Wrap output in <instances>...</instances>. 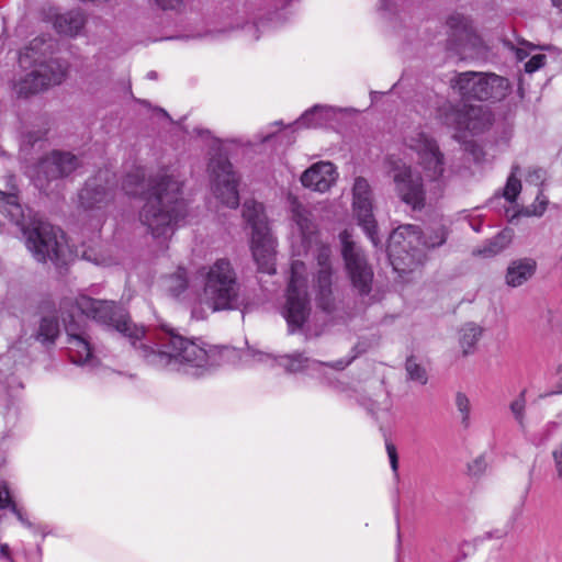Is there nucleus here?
<instances>
[{
  "instance_id": "f257e3e1",
  "label": "nucleus",
  "mask_w": 562,
  "mask_h": 562,
  "mask_svg": "<svg viewBox=\"0 0 562 562\" xmlns=\"http://www.w3.org/2000/svg\"><path fill=\"white\" fill-rule=\"evenodd\" d=\"M291 214V248L293 260L291 277L286 291L285 303L281 314L286 321L289 330L294 333L301 329L311 314V304L306 292V268L300 258L312 254L318 265L316 276L317 301L323 310L331 307L333 271L329 262L330 248L318 238L316 225L312 221L311 212L293 196L289 198Z\"/></svg>"
},
{
  "instance_id": "f03ea898",
  "label": "nucleus",
  "mask_w": 562,
  "mask_h": 562,
  "mask_svg": "<svg viewBox=\"0 0 562 562\" xmlns=\"http://www.w3.org/2000/svg\"><path fill=\"white\" fill-rule=\"evenodd\" d=\"M182 188L180 173L171 168L161 169L147 179L145 169L135 167L122 181L125 194L144 198L138 212L139 222L161 246L171 238L177 224L187 214Z\"/></svg>"
},
{
  "instance_id": "7ed1b4c3",
  "label": "nucleus",
  "mask_w": 562,
  "mask_h": 562,
  "mask_svg": "<svg viewBox=\"0 0 562 562\" xmlns=\"http://www.w3.org/2000/svg\"><path fill=\"white\" fill-rule=\"evenodd\" d=\"M61 310L68 314L63 319L67 333L68 355L71 361L79 366L94 368L99 361L93 355L89 336L76 318L86 316L101 324L112 326L127 337L134 347L136 341L145 335L144 328L131 323L125 311L112 301L94 300L80 294L75 299H65L61 303Z\"/></svg>"
},
{
  "instance_id": "20e7f679",
  "label": "nucleus",
  "mask_w": 562,
  "mask_h": 562,
  "mask_svg": "<svg viewBox=\"0 0 562 562\" xmlns=\"http://www.w3.org/2000/svg\"><path fill=\"white\" fill-rule=\"evenodd\" d=\"M135 348L148 364L192 376L203 375L237 357L234 348L207 346L201 339H188L172 330L166 331L158 345L139 342Z\"/></svg>"
},
{
  "instance_id": "39448f33",
  "label": "nucleus",
  "mask_w": 562,
  "mask_h": 562,
  "mask_svg": "<svg viewBox=\"0 0 562 562\" xmlns=\"http://www.w3.org/2000/svg\"><path fill=\"white\" fill-rule=\"evenodd\" d=\"M199 274L203 282V296L192 304V317L204 318L202 304L212 312L238 310L243 306L241 286L237 272L228 259L221 258L212 265L202 267Z\"/></svg>"
},
{
  "instance_id": "423d86ee",
  "label": "nucleus",
  "mask_w": 562,
  "mask_h": 562,
  "mask_svg": "<svg viewBox=\"0 0 562 562\" xmlns=\"http://www.w3.org/2000/svg\"><path fill=\"white\" fill-rule=\"evenodd\" d=\"M447 232L438 225L429 233H420L415 225H401L392 232L387 254L393 269L400 277L413 272L425 258V249L434 248L446 241Z\"/></svg>"
},
{
  "instance_id": "0eeeda50",
  "label": "nucleus",
  "mask_w": 562,
  "mask_h": 562,
  "mask_svg": "<svg viewBox=\"0 0 562 562\" xmlns=\"http://www.w3.org/2000/svg\"><path fill=\"white\" fill-rule=\"evenodd\" d=\"M45 43L41 38L32 41L29 47L21 52L19 63L22 68H32L16 86L20 94L37 93L44 89L60 85L67 77L68 63L60 59H45L47 47L41 48Z\"/></svg>"
},
{
  "instance_id": "6e6552de",
  "label": "nucleus",
  "mask_w": 562,
  "mask_h": 562,
  "mask_svg": "<svg viewBox=\"0 0 562 562\" xmlns=\"http://www.w3.org/2000/svg\"><path fill=\"white\" fill-rule=\"evenodd\" d=\"M243 217L250 226V251L260 272H276L277 241L271 234L263 205L255 200H247L243 205Z\"/></svg>"
},
{
  "instance_id": "1a4fd4ad",
  "label": "nucleus",
  "mask_w": 562,
  "mask_h": 562,
  "mask_svg": "<svg viewBox=\"0 0 562 562\" xmlns=\"http://www.w3.org/2000/svg\"><path fill=\"white\" fill-rule=\"evenodd\" d=\"M26 247L37 261H53L57 266L66 265L72 257L64 232L46 222L34 223L24 231Z\"/></svg>"
},
{
  "instance_id": "9d476101",
  "label": "nucleus",
  "mask_w": 562,
  "mask_h": 562,
  "mask_svg": "<svg viewBox=\"0 0 562 562\" xmlns=\"http://www.w3.org/2000/svg\"><path fill=\"white\" fill-rule=\"evenodd\" d=\"M452 88L465 99L501 100L507 94L509 83L492 72L465 71L456 76Z\"/></svg>"
},
{
  "instance_id": "9b49d317",
  "label": "nucleus",
  "mask_w": 562,
  "mask_h": 562,
  "mask_svg": "<svg viewBox=\"0 0 562 562\" xmlns=\"http://www.w3.org/2000/svg\"><path fill=\"white\" fill-rule=\"evenodd\" d=\"M439 116L445 125L454 130L458 140H464L467 133L481 134L492 124L491 113L481 105L459 109L448 104L440 109Z\"/></svg>"
},
{
  "instance_id": "f8f14e48",
  "label": "nucleus",
  "mask_w": 562,
  "mask_h": 562,
  "mask_svg": "<svg viewBox=\"0 0 562 562\" xmlns=\"http://www.w3.org/2000/svg\"><path fill=\"white\" fill-rule=\"evenodd\" d=\"M447 27L449 49L454 50L462 59L485 56L486 47L468 16L460 13L451 14L447 20Z\"/></svg>"
},
{
  "instance_id": "ddd939ff",
  "label": "nucleus",
  "mask_w": 562,
  "mask_h": 562,
  "mask_svg": "<svg viewBox=\"0 0 562 562\" xmlns=\"http://www.w3.org/2000/svg\"><path fill=\"white\" fill-rule=\"evenodd\" d=\"M389 172L392 176L397 196L414 210L425 205V190L419 175L400 158L389 159Z\"/></svg>"
},
{
  "instance_id": "4468645a",
  "label": "nucleus",
  "mask_w": 562,
  "mask_h": 562,
  "mask_svg": "<svg viewBox=\"0 0 562 562\" xmlns=\"http://www.w3.org/2000/svg\"><path fill=\"white\" fill-rule=\"evenodd\" d=\"M213 194L225 206L235 209L239 204L238 178L226 157H212L207 167Z\"/></svg>"
},
{
  "instance_id": "2eb2a0df",
  "label": "nucleus",
  "mask_w": 562,
  "mask_h": 562,
  "mask_svg": "<svg viewBox=\"0 0 562 562\" xmlns=\"http://www.w3.org/2000/svg\"><path fill=\"white\" fill-rule=\"evenodd\" d=\"M406 145L417 156V165L430 181L438 180L445 171V156L437 142L424 132H414L406 138Z\"/></svg>"
},
{
  "instance_id": "dca6fc26",
  "label": "nucleus",
  "mask_w": 562,
  "mask_h": 562,
  "mask_svg": "<svg viewBox=\"0 0 562 562\" xmlns=\"http://www.w3.org/2000/svg\"><path fill=\"white\" fill-rule=\"evenodd\" d=\"M342 257L352 286L359 294H368L371 290L373 271L362 251L352 243L351 235L345 231L340 234Z\"/></svg>"
},
{
  "instance_id": "f3484780",
  "label": "nucleus",
  "mask_w": 562,
  "mask_h": 562,
  "mask_svg": "<svg viewBox=\"0 0 562 562\" xmlns=\"http://www.w3.org/2000/svg\"><path fill=\"white\" fill-rule=\"evenodd\" d=\"M352 211L372 244L378 246L376 223L373 216V194L369 182L362 177L356 178L352 186Z\"/></svg>"
},
{
  "instance_id": "a211bd4d",
  "label": "nucleus",
  "mask_w": 562,
  "mask_h": 562,
  "mask_svg": "<svg viewBox=\"0 0 562 562\" xmlns=\"http://www.w3.org/2000/svg\"><path fill=\"white\" fill-rule=\"evenodd\" d=\"M78 167V159L70 153L54 151L38 166L27 170V175L40 190H46L45 182L67 176Z\"/></svg>"
},
{
  "instance_id": "6ab92c4d",
  "label": "nucleus",
  "mask_w": 562,
  "mask_h": 562,
  "mask_svg": "<svg viewBox=\"0 0 562 562\" xmlns=\"http://www.w3.org/2000/svg\"><path fill=\"white\" fill-rule=\"evenodd\" d=\"M114 175L105 169L89 179L79 192V203L86 210L100 209L113 199Z\"/></svg>"
},
{
  "instance_id": "aec40b11",
  "label": "nucleus",
  "mask_w": 562,
  "mask_h": 562,
  "mask_svg": "<svg viewBox=\"0 0 562 562\" xmlns=\"http://www.w3.org/2000/svg\"><path fill=\"white\" fill-rule=\"evenodd\" d=\"M25 367V356L18 348H10L0 356V391L12 395L23 387L21 373Z\"/></svg>"
},
{
  "instance_id": "412c9836",
  "label": "nucleus",
  "mask_w": 562,
  "mask_h": 562,
  "mask_svg": "<svg viewBox=\"0 0 562 562\" xmlns=\"http://www.w3.org/2000/svg\"><path fill=\"white\" fill-rule=\"evenodd\" d=\"M43 14L58 34L68 37L81 35L87 23V16L81 9L58 12L57 9L49 7L44 9Z\"/></svg>"
},
{
  "instance_id": "4be33fe9",
  "label": "nucleus",
  "mask_w": 562,
  "mask_h": 562,
  "mask_svg": "<svg viewBox=\"0 0 562 562\" xmlns=\"http://www.w3.org/2000/svg\"><path fill=\"white\" fill-rule=\"evenodd\" d=\"M338 171L330 161H317L301 175V183L304 188L318 193H325L335 186Z\"/></svg>"
},
{
  "instance_id": "5701e85b",
  "label": "nucleus",
  "mask_w": 562,
  "mask_h": 562,
  "mask_svg": "<svg viewBox=\"0 0 562 562\" xmlns=\"http://www.w3.org/2000/svg\"><path fill=\"white\" fill-rule=\"evenodd\" d=\"M277 364L283 367L288 372H307L312 376L323 378L333 384L331 379L327 376V371L331 368L329 363L303 357L301 353H292L278 357Z\"/></svg>"
},
{
  "instance_id": "b1692460",
  "label": "nucleus",
  "mask_w": 562,
  "mask_h": 562,
  "mask_svg": "<svg viewBox=\"0 0 562 562\" xmlns=\"http://www.w3.org/2000/svg\"><path fill=\"white\" fill-rule=\"evenodd\" d=\"M537 262L532 258H519L509 262L505 283L510 288H519L527 283L536 273Z\"/></svg>"
},
{
  "instance_id": "393cba45",
  "label": "nucleus",
  "mask_w": 562,
  "mask_h": 562,
  "mask_svg": "<svg viewBox=\"0 0 562 562\" xmlns=\"http://www.w3.org/2000/svg\"><path fill=\"white\" fill-rule=\"evenodd\" d=\"M336 114V110L328 105H315L306 111L294 123L296 128L301 127H321L326 125Z\"/></svg>"
},
{
  "instance_id": "a878e982",
  "label": "nucleus",
  "mask_w": 562,
  "mask_h": 562,
  "mask_svg": "<svg viewBox=\"0 0 562 562\" xmlns=\"http://www.w3.org/2000/svg\"><path fill=\"white\" fill-rule=\"evenodd\" d=\"M164 288L173 297L187 301L189 297V280L186 269L178 268L175 273L166 277Z\"/></svg>"
},
{
  "instance_id": "bb28decb",
  "label": "nucleus",
  "mask_w": 562,
  "mask_h": 562,
  "mask_svg": "<svg viewBox=\"0 0 562 562\" xmlns=\"http://www.w3.org/2000/svg\"><path fill=\"white\" fill-rule=\"evenodd\" d=\"M483 329L475 323H467L459 329V347L463 356L475 352L476 345L482 337Z\"/></svg>"
},
{
  "instance_id": "cd10ccee",
  "label": "nucleus",
  "mask_w": 562,
  "mask_h": 562,
  "mask_svg": "<svg viewBox=\"0 0 562 562\" xmlns=\"http://www.w3.org/2000/svg\"><path fill=\"white\" fill-rule=\"evenodd\" d=\"M513 233L509 229H504L493 238L488 239L482 247H479L474 254L484 258H491L508 247L512 243Z\"/></svg>"
},
{
  "instance_id": "c85d7f7f",
  "label": "nucleus",
  "mask_w": 562,
  "mask_h": 562,
  "mask_svg": "<svg viewBox=\"0 0 562 562\" xmlns=\"http://www.w3.org/2000/svg\"><path fill=\"white\" fill-rule=\"evenodd\" d=\"M0 212L5 213L7 216L18 225H23V209L19 202V198L14 192V187L9 192L0 190Z\"/></svg>"
},
{
  "instance_id": "c756f323",
  "label": "nucleus",
  "mask_w": 562,
  "mask_h": 562,
  "mask_svg": "<svg viewBox=\"0 0 562 562\" xmlns=\"http://www.w3.org/2000/svg\"><path fill=\"white\" fill-rule=\"evenodd\" d=\"M363 405L378 420L387 422L391 417L392 400L384 391L378 392L373 398H369Z\"/></svg>"
},
{
  "instance_id": "7c9ffc66",
  "label": "nucleus",
  "mask_w": 562,
  "mask_h": 562,
  "mask_svg": "<svg viewBox=\"0 0 562 562\" xmlns=\"http://www.w3.org/2000/svg\"><path fill=\"white\" fill-rule=\"evenodd\" d=\"M240 361L243 366L254 367L258 364L273 367L277 364L278 357L273 355L248 348L240 355Z\"/></svg>"
},
{
  "instance_id": "2f4dec72",
  "label": "nucleus",
  "mask_w": 562,
  "mask_h": 562,
  "mask_svg": "<svg viewBox=\"0 0 562 562\" xmlns=\"http://www.w3.org/2000/svg\"><path fill=\"white\" fill-rule=\"evenodd\" d=\"M58 335L59 324L57 319L53 316L43 317L36 336L37 340L42 344H54Z\"/></svg>"
},
{
  "instance_id": "473e14b6",
  "label": "nucleus",
  "mask_w": 562,
  "mask_h": 562,
  "mask_svg": "<svg viewBox=\"0 0 562 562\" xmlns=\"http://www.w3.org/2000/svg\"><path fill=\"white\" fill-rule=\"evenodd\" d=\"M9 508L16 518L26 527H31V522L24 518L22 512L16 507L9 492L5 482H0V509Z\"/></svg>"
},
{
  "instance_id": "72a5a7b5",
  "label": "nucleus",
  "mask_w": 562,
  "mask_h": 562,
  "mask_svg": "<svg viewBox=\"0 0 562 562\" xmlns=\"http://www.w3.org/2000/svg\"><path fill=\"white\" fill-rule=\"evenodd\" d=\"M518 173L519 167H513L503 191V196L509 203H514L521 191V182L520 179L518 178Z\"/></svg>"
},
{
  "instance_id": "f704fd0d",
  "label": "nucleus",
  "mask_w": 562,
  "mask_h": 562,
  "mask_svg": "<svg viewBox=\"0 0 562 562\" xmlns=\"http://www.w3.org/2000/svg\"><path fill=\"white\" fill-rule=\"evenodd\" d=\"M454 404L457 411L461 417V424L465 427L470 424V415H471V402L467 394L463 392H458L456 394Z\"/></svg>"
},
{
  "instance_id": "c9c22d12",
  "label": "nucleus",
  "mask_w": 562,
  "mask_h": 562,
  "mask_svg": "<svg viewBox=\"0 0 562 562\" xmlns=\"http://www.w3.org/2000/svg\"><path fill=\"white\" fill-rule=\"evenodd\" d=\"M526 391H521L520 394L510 403V412L513 413L516 422L521 429L526 428Z\"/></svg>"
},
{
  "instance_id": "e433bc0d",
  "label": "nucleus",
  "mask_w": 562,
  "mask_h": 562,
  "mask_svg": "<svg viewBox=\"0 0 562 562\" xmlns=\"http://www.w3.org/2000/svg\"><path fill=\"white\" fill-rule=\"evenodd\" d=\"M548 199L541 192L536 196V200L530 205L524 207L520 214L525 216H542L548 206Z\"/></svg>"
},
{
  "instance_id": "4c0bfd02",
  "label": "nucleus",
  "mask_w": 562,
  "mask_h": 562,
  "mask_svg": "<svg viewBox=\"0 0 562 562\" xmlns=\"http://www.w3.org/2000/svg\"><path fill=\"white\" fill-rule=\"evenodd\" d=\"M406 371L408 376L422 384L426 383L427 376L424 368H422L414 359H407Z\"/></svg>"
},
{
  "instance_id": "58836bf2",
  "label": "nucleus",
  "mask_w": 562,
  "mask_h": 562,
  "mask_svg": "<svg viewBox=\"0 0 562 562\" xmlns=\"http://www.w3.org/2000/svg\"><path fill=\"white\" fill-rule=\"evenodd\" d=\"M547 177V171L539 167H530L527 170V173L525 176L526 182L533 184V186H540L544 182Z\"/></svg>"
},
{
  "instance_id": "ea45409f",
  "label": "nucleus",
  "mask_w": 562,
  "mask_h": 562,
  "mask_svg": "<svg viewBox=\"0 0 562 562\" xmlns=\"http://www.w3.org/2000/svg\"><path fill=\"white\" fill-rule=\"evenodd\" d=\"M554 474L562 480V441L559 442L551 451Z\"/></svg>"
},
{
  "instance_id": "a19ab883",
  "label": "nucleus",
  "mask_w": 562,
  "mask_h": 562,
  "mask_svg": "<svg viewBox=\"0 0 562 562\" xmlns=\"http://www.w3.org/2000/svg\"><path fill=\"white\" fill-rule=\"evenodd\" d=\"M547 57L543 54L532 55L531 58L525 64V71L528 74H532L539 70L541 67L544 66Z\"/></svg>"
},
{
  "instance_id": "79ce46f5",
  "label": "nucleus",
  "mask_w": 562,
  "mask_h": 562,
  "mask_svg": "<svg viewBox=\"0 0 562 562\" xmlns=\"http://www.w3.org/2000/svg\"><path fill=\"white\" fill-rule=\"evenodd\" d=\"M537 47L535 45H532L531 43L526 42V41L519 42V46H517V47L512 46V49L515 52V55H516L517 59H519V60H524Z\"/></svg>"
},
{
  "instance_id": "37998d69",
  "label": "nucleus",
  "mask_w": 562,
  "mask_h": 562,
  "mask_svg": "<svg viewBox=\"0 0 562 562\" xmlns=\"http://www.w3.org/2000/svg\"><path fill=\"white\" fill-rule=\"evenodd\" d=\"M238 19L244 21L245 19H251L254 23L256 24V20L258 18L257 13L255 12V3L254 2H247L243 5L240 10H238Z\"/></svg>"
},
{
  "instance_id": "c03bdc74",
  "label": "nucleus",
  "mask_w": 562,
  "mask_h": 562,
  "mask_svg": "<svg viewBox=\"0 0 562 562\" xmlns=\"http://www.w3.org/2000/svg\"><path fill=\"white\" fill-rule=\"evenodd\" d=\"M386 452H387V456L390 459L391 468H392L393 472L396 473L397 468H398L397 452H396L395 446L390 441L386 442Z\"/></svg>"
},
{
  "instance_id": "a18cd8bd",
  "label": "nucleus",
  "mask_w": 562,
  "mask_h": 562,
  "mask_svg": "<svg viewBox=\"0 0 562 562\" xmlns=\"http://www.w3.org/2000/svg\"><path fill=\"white\" fill-rule=\"evenodd\" d=\"M486 469V461L484 457H477L473 462L469 465V471L474 474L479 475Z\"/></svg>"
},
{
  "instance_id": "49530a36",
  "label": "nucleus",
  "mask_w": 562,
  "mask_h": 562,
  "mask_svg": "<svg viewBox=\"0 0 562 562\" xmlns=\"http://www.w3.org/2000/svg\"><path fill=\"white\" fill-rule=\"evenodd\" d=\"M468 151L471 153L473 156V159L480 164L484 160V151L480 145H476L474 143H469L465 148Z\"/></svg>"
},
{
  "instance_id": "de8ad7c7",
  "label": "nucleus",
  "mask_w": 562,
  "mask_h": 562,
  "mask_svg": "<svg viewBox=\"0 0 562 562\" xmlns=\"http://www.w3.org/2000/svg\"><path fill=\"white\" fill-rule=\"evenodd\" d=\"M562 393V378L561 381L558 382L552 389L539 394V398H544L551 395H558Z\"/></svg>"
},
{
  "instance_id": "09e8293b",
  "label": "nucleus",
  "mask_w": 562,
  "mask_h": 562,
  "mask_svg": "<svg viewBox=\"0 0 562 562\" xmlns=\"http://www.w3.org/2000/svg\"><path fill=\"white\" fill-rule=\"evenodd\" d=\"M162 9H176L180 4V0H155Z\"/></svg>"
},
{
  "instance_id": "8fccbe9b",
  "label": "nucleus",
  "mask_w": 562,
  "mask_h": 562,
  "mask_svg": "<svg viewBox=\"0 0 562 562\" xmlns=\"http://www.w3.org/2000/svg\"><path fill=\"white\" fill-rule=\"evenodd\" d=\"M0 557L8 559L10 562H14L10 557L9 546L5 543H0Z\"/></svg>"
},
{
  "instance_id": "3c124183",
  "label": "nucleus",
  "mask_w": 562,
  "mask_h": 562,
  "mask_svg": "<svg viewBox=\"0 0 562 562\" xmlns=\"http://www.w3.org/2000/svg\"><path fill=\"white\" fill-rule=\"evenodd\" d=\"M394 5H396V0H383L382 9L391 11Z\"/></svg>"
},
{
  "instance_id": "603ef678",
  "label": "nucleus",
  "mask_w": 562,
  "mask_h": 562,
  "mask_svg": "<svg viewBox=\"0 0 562 562\" xmlns=\"http://www.w3.org/2000/svg\"><path fill=\"white\" fill-rule=\"evenodd\" d=\"M552 5L558 8L559 10H562V0H551Z\"/></svg>"
},
{
  "instance_id": "864d4df0",
  "label": "nucleus",
  "mask_w": 562,
  "mask_h": 562,
  "mask_svg": "<svg viewBox=\"0 0 562 562\" xmlns=\"http://www.w3.org/2000/svg\"><path fill=\"white\" fill-rule=\"evenodd\" d=\"M347 364H348V363H346V362H344L342 360H340V361H338V362L336 363V368H337L338 370H342Z\"/></svg>"
},
{
  "instance_id": "5fc2aeb1",
  "label": "nucleus",
  "mask_w": 562,
  "mask_h": 562,
  "mask_svg": "<svg viewBox=\"0 0 562 562\" xmlns=\"http://www.w3.org/2000/svg\"><path fill=\"white\" fill-rule=\"evenodd\" d=\"M270 136H271L270 134H267V135L262 136V137L260 138V142H266V140H268Z\"/></svg>"
},
{
  "instance_id": "6e6d98bb",
  "label": "nucleus",
  "mask_w": 562,
  "mask_h": 562,
  "mask_svg": "<svg viewBox=\"0 0 562 562\" xmlns=\"http://www.w3.org/2000/svg\"><path fill=\"white\" fill-rule=\"evenodd\" d=\"M236 26H243V22H237Z\"/></svg>"
},
{
  "instance_id": "4d7b16f0",
  "label": "nucleus",
  "mask_w": 562,
  "mask_h": 562,
  "mask_svg": "<svg viewBox=\"0 0 562 562\" xmlns=\"http://www.w3.org/2000/svg\"><path fill=\"white\" fill-rule=\"evenodd\" d=\"M150 78H154V72L148 74Z\"/></svg>"
}]
</instances>
